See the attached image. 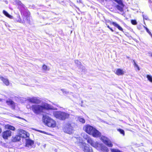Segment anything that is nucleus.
I'll return each mask as SVG.
<instances>
[{"mask_svg":"<svg viewBox=\"0 0 152 152\" xmlns=\"http://www.w3.org/2000/svg\"><path fill=\"white\" fill-rule=\"evenodd\" d=\"M42 119L43 122L46 125L53 128L56 127V121L49 117L46 115H43Z\"/></svg>","mask_w":152,"mask_h":152,"instance_id":"obj_1","label":"nucleus"},{"mask_svg":"<svg viewBox=\"0 0 152 152\" xmlns=\"http://www.w3.org/2000/svg\"><path fill=\"white\" fill-rule=\"evenodd\" d=\"M93 147L97 150H101L103 152H108L109 151V150L107 147L102 144L99 143L97 142H96Z\"/></svg>","mask_w":152,"mask_h":152,"instance_id":"obj_2","label":"nucleus"},{"mask_svg":"<svg viewBox=\"0 0 152 152\" xmlns=\"http://www.w3.org/2000/svg\"><path fill=\"white\" fill-rule=\"evenodd\" d=\"M31 109L34 113L36 114H39L43 112V107L41 105H33L31 107Z\"/></svg>","mask_w":152,"mask_h":152,"instance_id":"obj_3","label":"nucleus"},{"mask_svg":"<svg viewBox=\"0 0 152 152\" xmlns=\"http://www.w3.org/2000/svg\"><path fill=\"white\" fill-rule=\"evenodd\" d=\"M78 145L85 152H93L92 148L88 146L87 144L85 142H79Z\"/></svg>","mask_w":152,"mask_h":152,"instance_id":"obj_4","label":"nucleus"},{"mask_svg":"<svg viewBox=\"0 0 152 152\" xmlns=\"http://www.w3.org/2000/svg\"><path fill=\"white\" fill-rule=\"evenodd\" d=\"M63 130L65 132L71 134L72 133L73 128L71 124L68 123L64 125Z\"/></svg>","mask_w":152,"mask_h":152,"instance_id":"obj_5","label":"nucleus"},{"mask_svg":"<svg viewBox=\"0 0 152 152\" xmlns=\"http://www.w3.org/2000/svg\"><path fill=\"white\" fill-rule=\"evenodd\" d=\"M81 135L84 139L87 140L88 143H89L92 146H93L96 142L93 141L92 139L85 133H82Z\"/></svg>","mask_w":152,"mask_h":152,"instance_id":"obj_6","label":"nucleus"},{"mask_svg":"<svg viewBox=\"0 0 152 152\" xmlns=\"http://www.w3.org/2000/svg\"><path fill=\"white\" fill-rule=\"evenodd\" d=\"M101 140L108 146L110 147H112L113 146V145L111 142L106 137L102 136L101 137Z\"/></svg>","mask_w":152,"mask_h":152,"instance_id":"obj_7","label":"nucleus"},{"mask_svg":"<svg viewBox=\"0 0 152 152\" xmlns=\"http://www.w3.org/2000/svg\"><path fill=\"white\" fill-rule=\"evenodd\" d=\"M94 129L93 126L89 125H86L83 127L84 131L89 134L92 133V132L94 131Z\"/></svg>","mask_w":152,"mask_h":152,"instance_id":"obj_8","label":"nucleus"},{"mask_svg":"<svg viewBox=\"0 0 152 152\" xmlns=\"http://www.w3.org/2000/svg\"><path fill=\"white\" fill-rule=\"evenodd\" d=\"M12 132L10 130H7L3 132L2 136L5 140H7L8 138L11 136Z\"/></svg>","mask_w":152,"mask_h":152,"instance_id":"obj_9","label":"nucleus"},{"mask_svg":"<svg viewBox=\"0 0 152 152\" xmlns=\"http://www.w3.org/2000/svg\"><path fill=\"white\" fill-rule=\"evenodd\" d=\"M18 134L21 137L23 138L28 137L29 136L28 133L22 129H19L18 130Z\"/></svg>","mask_w":152,"mask_h":152,"instance_id":"obj_10","label":"nucleus"},{"mask_svg":"<svg viewBox=\"0 0 152 152\" xmlns=\"http://www.w3.org/2000/svg\"><path fill=\"white\" fill-rule=\"evenodd\" d=\"M28 102L33 104H39L41 102V100L35 97H33L29 98L27 100Z\"/></svg>","mask_w":152,"mask_h":152,"instance_id":"obj_11","label":"nucleus"},{"mask_svg":"<svg viewBox=\"0 0 152 152\" xmlns=\"http://www.w3.org/2000/svg\"><path fill=\"white\" fill-rule=\"evenodd\" d=\"M41 106L43 107V111L45 109H53V107L52 106L45 102L42 103Z\"/></svg>","mask_w":152,"mask_h":152,"instance_id":"obj_12","label":"nucleus"},{"mask_svg":"<svg viewBox=\"0 0 152 152\" xmlns=\"http://www.w3.org/2000/svg\"><path fill=\"white\" fill-rule=\"evenodd\" d=\"M62 113L63 112L60 111H55L53 112V115L56 118L61 120Z\"/></svg>","mask_w":152,"mask_h":152,"instance_id":"obj_13","label":"nucleus"},{"mask_svg":"<svg viewBox=\"0 0 152 152\" xmlns=\"http://www.w3.org/2000/svg\"><path fill=\"white\" fill-rule=\"evenodd\" d=\"M92 132V133H91V134L94 137H98L100 136V133L95 128Z\"/></svg>","mask_w":152,"mask_h":152,"instance_id":"obj_14","label":"nucleus"},{"mask_svg":"<svg viewBox=\"0 0 152 152\" xmlns=\"http://www.w3.org/2000/svg\"><path fill=\"white\" fill-rule=\"evenodd\" d=\"M110 23L113 25L114 26L117 27L119 30L123 31V29L116 22H110Z\"/></svg>","mask_w":152,"mask_h":152,"instance_id":"obj_15","label":"nucleus"},{"mask_svg":"<svg viewBox=\"0 0 152 152\" xmlns=\"http://www.w3.org/2000/svg\"><path fill=\"white\" fill-rule=\"evenodd\" d=\"M6 102L8 105H10L11 108L13 109H14L15 107V103L11 100H7Z\"/></svg>","mask_w":152,"mask_h":152,"instance_id":"obj_16","label":"nucleus"},{"mask_svg":"<svg viewBox=\"0 0 152 152\" xmlns=\"http://www.w3.org/2000/svg\"><path fill=\"white\" fill-rule=\"evenodd\" d=\"M0 79L6 85L8 86L9 85V82L8 79L1 76H0Z\"/></svg>","mask_w":152,"mask_h":152,"instance_id":"obj_17","label":"nucleus"},{"mask_svg":"<svg viewBox=\"0 0 152 152\" xmlns=\"http://www.w3.org/2000/svg\"><path fill=\"white\" fill-rule=\"evenodd\" d=\"M61 120H64L66 118H68L69 116V114L68 113L63 112Z\"/></svg>","mask_w":152,"mask_h":152,"instance_id":"obj_18","label":"nucleus"},{"mask_svg":"<svg viewBox=\"0 0 152 152\" xmlns=\"http://www.w3.org/2000/svg\"><path fill=\"white\" fill-rule=\"evenodd\" d=\"M33 142L30 140H27L26 145V146L30 148L33 144Z\"/></svg>","mask_w":152,"mask_h":152,"instance_id":"obj_19","label":"nucleus"},{"mask_svg":"<svg viewBox=\"0 0 152 152\" xmlns=\"http://www.w3.org/2000/svg\"><path fill=\"white\" fill-rule=\"evenodd\" d=\"M116 74L118 75H122L124 74V72L122 69H118L116 71Z\"/></svg>","mask_w":152,"mask_h":152,"instance_id":"obj_20","label":"nucleus"},{"mask_svg":"<svg viewBox=\"0 0 152 152\" xmlns=\"http://www.w3.org/2000/svg\"><path fill=\"white\" fill-rule=\"evenodd\" d=\"M20 135H16L15 137H13L12 141L13 142H16L19 141L20 140Z\"/></svg>","mask_w":152,"mask_h":152,"instance_id":"obj_21","label":"nucleus"},{"mask_svg":"<svg viewBox=\"0 0 152 152\" xmlns=\"http://www.w3.org/2000/svg\"><path fill=\"white\" fill-rule=\"evenodd\" d=\"M5 127L6 129L12 130V131H15V128L14 127L9 124L6 125Z\"/></svg>","mask_w":152,"mask_h":152,"instance_id":"obj_22","label":"nucleus"},{"mask_svg":"<svg viewBox=\"0 0 152 152\" xmlns=\"http://www.w3.org/2000/svg\"><path fill=\"white\" fill-rule=\"evenodd\" d=\"M3 13L7 17L10 18V19H12L13 17L11 15H9L8 13L5 11L4 10L3 12Z\"/></svg>","mask_w":152,"mask_h":152,"instance_id":"obj_23","label":"nucleus"},{"mask_svg":"<svg viewBox=\"0 0 152 152\" xmlns=\"http://www.w3.org/2000/svg\"><path fill=\"white\" fill-rule=\"evenodd\" d=\"M116 7L118 10L122 12L123 11V4H122V5L120 4L117 5L116 6Z\"/></svg>","mask_w":152,"mask_h":152,"instance_id":"obj_24","label":"nucleus"},{"mask_svg":"<svg viewBox=\"0 0 152 152\" xmlns=\"http://www.w3.org/2000/svg\"><path fill=\"white\" fill-rule=\"evenodd\" d=\"M78 119L79 121L83 124H84L85 122V119L81 117H79L78 118Z\"/></svg>","mask_w":152,"mask_h":152,"instance_id":"obj_25","label":"nucleus"},{"mask_svg":"<svg viewBox=\"0 0 152 152\" xmlns=\"http://www.w3.org/2000/svg\"><path fill=\"white\" fill-rule=\"evenodd\" d=\"M110 150L111 152H122L120 150L115 149H110Z\"/></svg>","mask_w":152,"mask_h":152,"instance_id":"obj_26","label":"nucleus"},{"mask_svg":"<svg viewBox=\"0 0 152 152\" xmlns=\"http://www.w3.org/2000/svg\"><path fill=\"white\" fill-rule=\"evenodd\" d=\"M15 20H16V21L18 22H19L20 23L21 22V20L20 18V15H17V18H16Z\"/></svg>","mask_w":152,"mask_h":152,"instance_id":"obj_27","label":"nucleus"},{"mask_svg":"<svg viewBox=\"0 0 152 152\" xmlns=\"http://www.w3.org/2000/svg\"><path fill=\"white\" fill-rule=\"evenodd\" d=\"M147 77L148 80H149L152 83V76L151 75H148L147 76Z\"/></svg>","mask_w":152,"mask_h":152,"instance_id":"obj_28","label":"nucleus"},{"mask_svg":"<svg viewBox=\"0 0 152 152\" xmlns=\"http://www.w3.org/2000/svg\"><path fill=\"white\" fill-rule=\"evenodd\" d=\"M75 64H77V66H79V67L80 66V67L82 66L81 65V62L77 60L75 61Z\"/></svg>","mask_w":152,"mask_h":152,"instance_id":"obj_29","label":"nucleus"},{"mask_svg":"<svg viewBox=\"0 0 152 152\" xmlns=\"http://www.w3.org/2000/svg\"><path fill=\"white\" fill-rule=\"evenodd\" d=\"M118 131H119L121 134H122L123 136H124V130L120 129H118Z\"/></svg>","mask_w":152,"mask_h":152,"instance_id":"obj_30","label":"nucleus"},{"mask_svg":"<svg viewBox=\"0 0 152 152\" xmlns=\"http://www.w3.org/2000/svg\"><path fill=\"white\" fill-rule=\"evenodd\" d=\"M42 68L45 71L48 70H49V69L48 68L47 66L45 65H43L42 66Z\"/></svg>","mask_w":152,"mask_h":152,"instance_id":"obj_31","label":"nucleus"},{"mask_svg":"<svg viewBox=\"0 0 152 152\" xmlns=\"http://www.w3.org/2000/svg\"><path fill=\"white\" fill-rule=\"evenodd\" d=\"M134 66L135 67H136L137 69V70L138 71L140 69V68H139L138 66V65L136 64V63H135V61H134Z\"/></svg>","mask_w":152,"mask_h":152,"instance_id":"obj_32","label":"nucleus"},{"mask_svg":"<svg viewBox=\"0 0 152 152\" xmlns=\"http://www.w3.org/2000/svg\"><path fill=\"white\" fill-rule=\"evenodd\" d=\"M131 23L132 24L135 25L137 24L136 21L135 20H132L131 21Z\"/></svg>","mask_w":152,"mask_h":152,"instance_id":"obj_33","label":"nucleus"},{"mask_svg":"<svg viewBox=\"0 0 152 152\" xmlns=\"http://www.w3.org/2000/svg\"><path fill=\"white\" fill-rule=\"evenodd\" d=\"M115 1L118 3L119 5L123 4L122 1L121 0H116Z\"/></svg>","mask_w":152,"mask_h":152,"instance_id":"obj_34","label":"nucleus"},{"mask_svg":"<svg viewBox=\"0 0 152 152\" xmlns=\"http://www.w3.org/2000/svg\"><path fill=\"white\" fill-rule=\"evenodd\" d=\"M146 30L147 31V32L151 35V37H152V34H151V32L149 31L148 29L147 28H145Z\"/></svg>","mask_w":152,"mask_h":152,"instance_id":"obj_35","label":"nucleus"},{"mask_svg":"<svg viewBox=\"0 0 152 152\" xmlns=\"http://www.w3.org/2000/svg\"><path fill=\"white\" fill-rule=\"evenodd\" d=\"M75 139H76L77 140H79V141L78 142H82V140H81V138L80 137H77L76 138V137H75ZM79 143H78V144Z\"/></svg>","mask_w":152,"mask_h":152,"instance_id":"obj_36","label":"nucleus"},{"mask_svg":"<svg viewBox=\"0 0 152 152\" xmlns=\"http://www.w3.org/2000/svg\"><path fill=\"white\" fill-rule=\"evenodd\" d=\"M75 139H76L77 140H79V141L78 142H82V140H81V138L80 137H77L76 138V137H75ZM79 143H78V144Z\"/></svg>","mask_w":152,"mask_h":152,"instance_id":"obj_37","label":"nucleus"},{"mask_svg":"<svg viewBox=\"0 0 152 152\" xmlns=\"http://www.w3.org/2000/svg\"><path fill=\"white\" fill-rule=\"evenodd\" d=\"M36 131L39 132L41 133H42L45 134H47L46 132L44 131H42L38 130H36Z\"/></svg>","mask_w":152,"mask_h":152,"instance_id":"obj_38","label":"nucleus"},{"mask_svg":"<svg viewBox=\"0 0 152 152\" xmlns=\"http://www.w3.org/2000/svg\"><path fill=\"white\" fill-rule=\"evenodd\" d=\"M61 91H63V93H65L66 94H67V93H68V92L66 91H65L64 89H62Z\"/></svg>","mask_w":152,"mask_h":152,"instance_id":"obj_39","label":"nucleus"},{"mask_svg":"<svg viewBox=\"0 0 152 152\" xmlns=\"http://www.w3.org/2000/svg\"><path fill=\"white\" fill-rule=\"evenodd\" d=\"M148 54H149V56H151V57H152V53H148Z\"/></svg>","mask_w":152,"mask_h":152,"instance_id":"obj_40","label":"nucleus"},{"mask_svg":"<svg viewBox=\"0 0 152 152\" xmlns=\"http://www.w3.org/2000/svg\"><path fill=\"white\" fill-rule=\"evenodd\" d=\"M17 117L18 118H19L21 119H22L23 120H25V119H24L23 118H20V117L18 116Z\"/></svg>","mask_w":152,"mask_h":152,"instance_id":"obj_41","label":"nucleus"},{"mask_svg":"<svg viewBox=\"0 0 152 152\" xmlns=\"http://www.w3.org/2000/svg\"><path fill=\"white\" fill-rule=\"evenodd\" d=\"M112 32L114 31V30L111 28H109Z\"/></svg>","mask_w":152,"mask_h":152,"instance_id":"obj_42","label":"nucleus"},{"mask_svg":"<svg viewBox=\"0 0 152 152\" xmlns=\"http://www.w3.org/2000/svg\"><path fill=\"white\" fill-rule=\"evenodd\" d=\"M106 24V25H107V27L108 28H110V26H109V25H107V24Z\"/></svg>","mask_w":152,"mask_h":152,"instance_id":"obj_43","label":"nucleus"},{"mask_svg":"<svg viewBox=\"0 0 152 152\" xmlns=\"http://www.w3.org/2000/svg\"><path fill=\"white\" fill-rule=\"evenodd\" d=\"M143 18L144 19H145L146 20L147 19V18H145V17H144V15H143Z\"/></svg>","mask_w":152,"mask_h":152,"instance_id":"obj_44","label":"nucleus"},{"mask_svg":"<svg viewBox=\"0 0 152 152\" xmlns=\"http://www.w3.org/2000/svg\"><path fill=\"white\" fill-rule=\"evenodd\" d=\"M2 101L1 99H0V101Z\"/></svg>","mask_w":152,"mask_h":152,"instance_id":"obj_45","label":"nucleus"}]
</instances>
